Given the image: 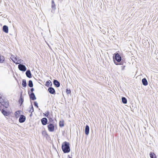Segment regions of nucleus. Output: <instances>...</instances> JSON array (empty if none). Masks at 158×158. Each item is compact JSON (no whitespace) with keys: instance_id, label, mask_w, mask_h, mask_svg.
I'll return each mask as SVG.
<instances>
[{"instance_id":"nucleus-1","label":"nucleus","mask_w":158,"mask_h":158,"mask_svg":"<svg viewBox=\"0 0 158 158\" xmlns=\"http://www.w3.org/2000/svg\"><path fill=\"white\" fill-rule=\"evenodd\" d=\"M61 148L64 153H68L70 151L69 144V143L65 141L63 143Z\"/></svg>"},{"instance_id":"nucleus-12","label":"nucleus","mask_w":158,"mask_h":158,"mask_svg":"<svg viewBox=\"0 0 158 158\" xmlns=\"http://www.w3.org/2000/svg\"><path fill=\"white\" fill-rule=\"evenodd\" d=\"M3 31L6 33H8V27L6 25H4L2 27Z\"/></svg>"},{"instance_id":"nucleus-26","label":"nucleus","mask_w":158,"mask_h":158,"mask_svg":"<svg viewBox=\"0 0 158 158\" xmlns=\"http://www.w3.org/2000/svg\"><path fill=\"white\" fill-rule=\"evenodd\" d=\"M49 120V121L50 122L54 123L53 122L54 121L53 119L51 117H50V116H49L47 117Z\"/></svg>"},{"instance_id":"nucleus-29","label":"nucleus","mask_w":158,"mask_h":158,"mask_svg":"<svg viewBox=\"0 0 158 158\" xmlns=\"http://www.w3.org/2000/svg\"><path fill=\"white\" fill-rule=\"evenodd\" d=\"M66 93L67 94H70L71 93V91L70 89H67L66 90Z\"/></svg>"},{"instance_id":"nucleus-21","label":"nucleus","mask_w":158,"mask_h":158,"mask_svg":"<svg viewBox=\"0 0 158 158\" xmlns=\"http://www.w3.org/2000/svg\"><path fill=\"white\" fill-rule=\"evenodd\" d=\"M22 86L24 87H26L27 86V83L26 80L25 79H23L22 81Z\"/></svg>"},{"instance_id":"nucleus-31","label":"nucleus","mask_w":158,"mask_h":158,"mask_svg":"<svg viewBox=\"0 0 158 158\" xmlns=\"http://www.w3.org/2000/svg\"><path fill=\"white\" fill-rule=\"evenodd\" d=\"M20 60H17L16 61V62H15V63H16V64H20Z\"/></svg>"},{"instance_id":"nucleus-4","label":"nucleus","mask_w":158,"mask_h":158,"mask_svg":"<svg viewBox=\"0 0 158 158\" xmlns=\"http://www.w3.org/2000/svg\"><path fill=\"white\" fill-rule=\"evenodd\" d=\"M48 131L50 132H53L54 130L55 126L52 123H50L47 126Z\"/></svg>"},{"instance_id":"nucleus-36","label":"nucleus","mask_w":158,"mask_h":158,"mask_svg":"<svg viewBox=\"0 0 158 158\" xmlns=\"http://www.w3.org/2000/svg\"><path fill=\"white\" fill-rule=\"evenodd\" d=\"M32 113H31V114L30 115V116L31 117L32 115Z\"/></svg>"},{"instance_id":"nucleus-7","label":"nucleus","mask_w":158,"mask_h":158,"mask_svg":"<svg viewBox=\"0 0 158 158\" xmlns=\"http://www.w3.org/2000/svg\"><path fill=\"white\" fill-rule=\"evenodd\" d=\"M26 117L23 115H20L19 119V121L20 123L24 122L26 120Z\"/></svg>"},{"instance_id":"nucleus-20","label":"nucleus","mask_w":158,"mask_h":158,"mask_svg":"<svg viewBox=\"0 0 158 158\" xmlns=\"http://www.w3.org/2000/svg\"><path fill=\"white\" fill-rule=\"evenodd\" d=\"M5 58L3 56H2L0 54V63H2L5 61Z\"/></svg>"},{"instance_id":"nucleus-11","label":"nucleus","mask_w":158,"mask_h":158,"mask_svg":"<svg viewBox=\"0 0 158 158\" xmlns=\"http://www.w3.org/2000/svg\"><path fill=\"white\" fill-rule=\"evenodd\" d=\"M89 128L88 125H86L85 127V134L87 135L89 133Z\"/></svg>"},{"instance_id":"nucleus-17","label":"nucleus","mask_w":158,"mask_h":158,"mask_svg":"<svg viewBox=\"0 0 158 158\" xmlns=\"http://www.w3.org/2000/svg\"><path fill=\"white\" fill-rule=\"evenodd\" d=\"M2 113L5 116H8L9 115V113L4 109L2 110Z\"/></svg>"},{"instance_id":"nucleus-32","label":"nucleus","mask_w":158,"mask_h":158,"mask_svg":"<svg viewBox=\"0 0 158 158\" xmlns=\"http://www.w3.org/2000/svg\"><path fill=\"white\" fill-rule=\"evenodd\" d=\"M34 91V89L33 88H32L31 89V93L33 92Z\"/></svg>"},{"instance_id":"nucleus-3","label":"nucleus","mask_w":158,"mask_h":158,"mask_svg":"<svg viewBox=\"0 0 158 158\" xmlns=\"http://www.w3.org/2000/svg\"><path fill=\"white\" fill-rule=\"evenodd\" d=\"M0 103L2 105L6 108H8L9 106L8 100L2 98V95H0Z\"/></svg>"},{"instance_id":"nucleus-8","label":"nucleus","mask_w":158,"mask_h":158,"mask_svg":"<svg viewBox=\"0 0 158 158\" xmlns=\"http://www.w3.org/2000/svg\"><path fill=\"white\" fill-rule=\"evenodd\" d=\"M48 91L50 94H55V89L52 87H50L48 88Z\"/></svg>"},{"instance_id":"nucleus-22","label":"nucleus","mask_w":158,"mask_h":158,"mask_svg":"<svg viewBox=\"0 0 158 158\" xmlns=\"http://www.w3.org/2000/svg\"><path fill=\"white\" fill-rule=\"evenodd\" d=\"M122 102L124 104H126L127 103V99L125 98L124 97H122Z\"/></svg>"},{"instance_id":"nucleus-33","label":"nucleus","mask_w":158,"mask_h":158,"mask_svg":"<svg viewBox=\"0 0 158 158\" xmlns=\"http://www.w3.org/2000/svg\"><path fill=\"white\" fill-rule=\"evenodd\" d=\"M125 65L123 67H122V70H124V68H125Z\"/></svg>"},{"instance_id":"nucleus-35","label":"nucleus","mask_w":158,"mask_h":158,"mask_svg":"<svg viewBox=\"0 0 158 158\" xmlns=\"http://www.w3.org/2000/svg\"><path fill=\"white\" fill-rule=\"evenodd\" d=\"M146 41V40H145V38L144 39V40L143 39V42H142L143 43V42H144V41Z\"/></svg>"},{"instance_id":"nucleus-24","label":"nucleus","mask_w":158,"mask_h":158,"mask_svg":"<svg viewBox=\"0 0 158 158\" xmlns=\"http://www.w3.org/2000/svg\"><path fill=\"white\" fill-rule=\"evenodd\" d=\"M28 85L30 87H32L33 86V84L31 80H29Z\"/></svg>"},{"instance_id":"nucleus-6","label":"nucleus","mask_w":158,"mask_h":158,"mask_svg":"<svg viewBox=\"0 0 158 158\" xmlns=\"http://www.w3.org/2000/svg\"><path fill=\"white\" fill-rule=\"evenodd\" d=\"M30 91L29 90L28 91V93L29 94V97L30 99L33 100H34L36 99V98L34 94V93L33 92L31 93V94H30Z\"/></svg>"},{"instance_id":"nucleus-30","label":"nucleus","mask_w":158,"mask_h":158,"mask_svg":"<svg viewBox=\"0 0 158 158\" xmlns=\"http://www.w3.org/2000/svg\"><path fill=\"white\" fill-rule=\"evenodd\" d=\"M34 106H36V107H37V108H38V103H37L36 102H34Z\"/></svg>"},{"instance_id":"nucleus-9","label":"nucleus","mask_w":158,"mask_h":158,"mask_svg":"<svg viewBox=\"0 0 158 158\" xmlns=\"http://www.w3.org/2000/svg\"><path fill=\"white\" fill-rule=\"evenodd\" d=\"M41 122L42 125H45L47 124L48 119L46 118H43L41 120Z\"/></svg>"},{"instance_id":"nucleus-28","label":"nucleus","mask_w":158,"mask_h":158,"mask_svg":"<svg viewBox=\"0 0 158 158\" xmlns=\"http://www.w3.org/2000/svg\"><path fill=\"white\" fill-rule=\"evenodd\" d=\"M49 114H50L49 111L48 110H47L46 112V114H44V116L48 117L50 116V115H49Z\"/></svg>"},{"instance_id":"nucleus-2","label":"nucleus","mask_w":158,"mask_h":158,"mask_svg":"<svg viewBox=\"0 0 158 158\" xmlns=\"http://www.w3.org/2000/svg\"><path fill=\"white\" fill-rule=\"evenodd\" d=\"M113 59L114 60V63L116 65H117L119 64L120 65L123 64L122 63V61H121V62L119 64H118L114 60H115L117 62H120L121 61L122 58L120 55L118 53H115L114 54V56H113Z\"/></svg>"},{"instance_id":"nucleus-25","label":"nucleus","mask_w":158,"mask_h":158,"mask_svg":"<svg viewBox=\"0 0 158 158\" xmlns=\"http://www.w3.org/2000/svg\"><path fill=\"white\" fill-rule=\"evenodd\" d=\"M59 126L60 127H62L64 126V120L60 121L59 123Z\"/></svg>"},{"instance_id":"nucleus-10","label":"nucleus","mask_w":158,"mask_h":158,"mask_svg":"<svg viewBox=\"0 0 158 158\" xmlns=\"http://www.w3.org/2000/svg\"><path fill=\"white\" fill-rule=\"evenodd\" d=\"M53 84L56 87H59L60 85V83L57 80H54L53 81Z\"/></svg>"},{"instance_id":"nucleus-14","label":"nucleus","mask_w":158,"mask_h":158,"mask_svg":"<svg viewBox=\"0 0 158 158\" xmlns=\"http://www.w3.org/2000/svg\"><path fill=\"white\" fill-rule=\"evenodd\" d=\"M142 83L143 84L144 86H146L148 85V82L146 79V78H144L142 79Z\"/></svg>"},{"instance_id":"nucleus-34","label":"nucleus","mask_w":158,"mask_h":158,"mask_svg":"<svg viewBox=\"0 0 158 158\" xmlns=\"http://www.w3.org/2000/svg\"><path fill=\"white\" fill-rule=\"evenodd\" d=\"M68 158H72V157H71L69 155H68Z\"/></svg>"},{"instance_id":"nucleus-15","label":"nucleus","mask_w":158,"mask_h":158,"mask_svg":"<svg viewBox=\"0 0 158 158\" xmlns=\"http://www.w3.org/2000/svg\"><path fill=\"white\" fill-rule=\"evenodd\" d=\"M149 155L151 158H156V155L152 152H150Z\"/></svg>"},{"instance_id":"nucleus-27","label":"nucleus","mask_w":158,"mask_h":158,"mask_svg":"<svg viewBox=\"0 0 158 158\" xmlns=\"http://www.w3.org/2000/svg\"><path fill=\"white\" fill-rule=\"evenodd\" d=\"M34 111V108L32 106V105L31 104V107L30 109V110H29V112L31 113H32Z\"/></svg>"},{"instance_id":"nucleus-18","label":"nucleus","mask_w":158,"mask_h":158,"mask_svg":"<svg viewBox=\"0 0 158 158\" xmlns=\"http://www.w3.org/2000/svg\"><path fill=\"white\" fill-rule=\"evenodd\" d=\"M50 86H52V83L51 81L49 80L46 81V84H45V85L47 87H48L50 85Z\"/></svg>"},{"instance_id":"nucleus-16","label":"nucleus","mask_w":158,"mask_h":158,"mask_svg":"<svg viewBox=\"0 0 158 158\" xmlns=\"http://www.w3.org/2000/svg\"><path fill=\"white\" fill-rule=\"evenodd\" d=\"M10 58L14 63H15V62H16L17 60V57H15L13 55H11Z\"/></svg>"},{"instance_id":"nucleus-23","label":"nucleus","mask_w":158,"mask_h":158,"mask_svg":"<svg viewBox=\"0 0 158 158\" xmlns=\"http://www.w3.org/2000/svg\"><path fill=\"white\" fill-rule=\"evenodd\" d=\"M23 99L22 96L20 97V98L19 100V102L20 105H21L23 102Z\"/></svg>"},{"instance_id":"nucleus-13","label":"nucleus","mask_w":158,"mask_h":158,"mask_svg":"<svg viewBox=\"0 0 158 158\" xmlns=\"http://www.w3.org/2000/svg\"><path fill=\"white\" fill-rule=\"evenodd\" d=\"M26 74L27 77L29 78H30L32 77L31 71L29 70L27 71L26 72Z\"/></svg>"},{"instance_id":"nucleus-19","label":"nucleus","mask_w":158,"mask_h":158,"mask_svg":"<svg viewBox=\"0 0 158 158\" xmlns=\"http://www.w3.org/2000/svg\"><path fill=\"white\" fill-rule=\"evenodd\" d=\"M52 8L53 10H55L56 9V5L53 0H52Z\"/></svg>"},{"instance_id":"nucleus-5","label":"nucleus","mask_w":158,"mask_h":158,"mask_svg":"<svg viewBox=\"0 0 158 158\" xmlns=\"http://www.w3.org/2000/svg\"><path fill=\"white\" fill-rule=\"evenodd\" d=\"M18 68L20 70L24 72L26 70V66L23 64H19L18 65Z\"/></svg>"}]
</instances>
